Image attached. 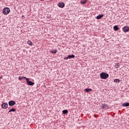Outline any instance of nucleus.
I'll list each match as a JSON object with an SVG mask.
<instances>
[{
    "label": "nucleus",
    "instance_id": "obj_1",
    "mask_svg": "<svg viewBox=\"0 0 129 129\" xmlns=\"http://www.w3.org/2000/svg\"><path fill=\"white\" fill-rule=\"evenodd\" d=\"M10 12H11V10L9 8V7L5 8L3 10L4 15H9V14H10Z\"/></svg>",
    "mask_w": 129,
    "mask_h": 129
},
{
    "label": "nucleus",
    "instance_id": "obj_2",
    "mask_svg": "<svg viewBox=\"0 0 129 129\" xmlns=\"http://www.w3.org/2000/svg\"><path fill=\"white\" fill-rule=\"evenodd\" d=\"M108 74L105 73H102L100 74V77H101V79H106V78H108Z\"/></svg>",
    "mask_w": 129,
    "mask_h": 129
},
{
    "label": "nucleus",
    "instance_id": "obj_3",
    "mask_svg": "<svg viewBox=\"0 0 129 129\" xmlns=\"http://www.w3.org/2000/svg\"><path fill=\"white\" fill-rule=\"evenodd\" d=\"M26 82H27V84L30 86H32L35 84V83L30 81V79H29V78L26 79Z\"/></svg>",
    "mask_w": 129,
    "mask_h": 129
},
{
    "label": "nucleus",
    "instance_id": "obj_4",
    "mask_svg": "<svg viewBox=\"0 0 129 129\" xmlns=\"http://www.w3.org/2000/svg\"><path fill=\"white\" fill-rule=\"evenodd\" d=\"M122 31L124 33H127L129 31V27L128 26H124L122 28Z\"/></svg>",
    "mask_w": 129,
    "mask_h": 129
},
{
    "label": "nucleus",
    "instance_id": "obj_5",
    "mask_svg": "<svg viewBox=\"0 0 129 129\" xmlns=\"http://www.w3.org/2000/svg\"><path fill=\"white\" fill-rule=\"evenodd\" d=\"M9 106L8 103H3L2 105V107L3 108H5V109H7V107Z\"/></svg>",
    "mask_w": 129,
    "mask_h": 129
},
{
    "label": "nucleus",
    "instance_id": "obj_6",
    "mask_svg": "<svg viewBox=\"0 0 129 129\" xmlns=\"http://www.w3.org/2000/svg\"><path fill=\"white\" fill-rule=\"evenodd\" d=\"M16 104V102L15 101H10L9 102V105L10 106H14Z\"/></svg>",
    "mask_w": 129,
    "mask_h": 129
},
{
    "label": "nucleus",
    "instance_id": "obj_7",
    "mask_svg": "<svg viewBox=\"0 0 129 129\" xmlns=\"http://www.w3.org/2000/svg\"><path fill=\"white\" fill-rule=\"evenodd\" d=\"M58 6L59 8H64V7H65V3L61 2L59 4H58Z\"/></svg>",
    "mask_w": 129,
    "mask_h": 129
},
{
    "label": "nucleus",
    "instance_id": "obj_8",
    "mask_svg": "<svg viewBox=\"0 0 129 129\" xmlns=\"http://www.w3.org/2000/svg\"><path fill=\"white\" fill-rule=\"evenodd\" d=\"M27 43L29 46H33V42L31 40L27 41Z\"/></svg>",
    "mask_w": 129,
    "mask_h": 129
},
{
    "label": "nucleus",
    "instance_id": "obj_9",
    "mask_svg": "<svg viewBox=\"0 0 129 129\" xmlns=\"http://www.w3.org/2000/svg\"><path fill=\"white\" fill-rule=\"evenodd\" d=\"M28 78H26V77H21V76H20L19 78H18V79L19 80H23V79H24V80H26V79H27Z\"/></svg>",
    "mask_w": 129,
    "mask_h": 129
},
{
    "label": "nucleus",
    "instance_id": "obj_10",
    "mask_svg": "<svg viewBox=\"0 0 129 129\" xmlns=\"http://www.w3.org/2000/svg\"><path fill=\"white\" fill-rule=\"evenodd\" d=\"M103 15H99L98 16H97L96 19L97 20H100V19H101V18H103Z\"/></svg>",
    "mask_w": 129,
    "mask_h": 129
},
{
    "label": "nucleus",
    "instance_id": "obj_11",
    "mask_svg": "<svg viewBox=\"0 0 129 129\" xmlns=\"http://www.w3.org/2000/svg\"><path fill=\"white\" fill-rule=\"evenodd\" d=\"M122 106H125V107H127V106H129V103H124L123 104H122Z\"/></svg>",
    "mask_w": 129,
    "mask_h": 129
},
{
    "label": "nucleus",
    "instance_id": "obj_12",
    "mask_svg": "<svg viewBox=\"0 0 129 129\" xmlns=\"http://www.w3.org/2000/svg\"><path fill=\"white\" fill-rule=\"evenodd\" d=\"M107 106V105L106 104H102V107L103 109H104V108H106Z\"/></svg>",
    "mask_w": 129,
    "mask_h": 129
},
{
    "label": "nucleus",
    "instance_id": "obj_13",
    "mask_svg": "<svg viewBox=\"0 0 129 129\" xmlns=\"http://www.w3.org/2000/svg\"><path fill=\"white\" fill-rule=\"evenodd\" d=\"M114 31H118V30H119V28H118V27H117V25H115L114 27Z\"/></svg>",
    "mask_w": 129,
    "mask_h": 129
},
{
    "label": "nucleus",
    "instance_id": "obj_14",
    "mask_svg": "<svg viewBox=\"0 0 129 129\" xmlns=\"http://www.w3.org/2000/svg\"><path fill=\"white\" fill-rule=\"evenodd\" d=\"M68 56L69 57V59H71L72 58H74L75 57V55H74V54H72L71 55H69Z\"/></svg>",
    "mask_w": 129,
    "mask_h": 129
},
{
    "label": "nucleus",
    "instance_id": "obj_15",
    "mask_svg": "<svg viewBox=\"0 0 129 129\" xmlns=\"http://www.w3.org/2000/svg\"><path fill=\"white\" fill-rule=\"evenodd\" d=\"M84 90L85 92H89V91H92L91 89H85Z\"/></svg>",
    "mask_w": 129,
    "mask_h": 129
},
{
    "label": "nucleus",
    "instance_id": "obj_16",
    "mask_svg": "<svg viewBox=\"0 0 129 129\" xmlns=\"http://www.w3.org/2000/svg\"><path fill=\"white\" fill-rule=\"evenodd\" d=\"M87 1L86 0H83L81 1V4H82V5H85V3H86Z\"/></svg>",
    "mask_w": 129,
    "mask_h": 129
},
{
    "label": "nucleus",
    "instance_id": "obj_17",
    "mask_svg": "<svg viewBox=\"0 0 129 129\" xmlns=\"http://www.w3.org/2000/svg\"><path fill=\"white\" fill-rule=\"evenodd\" d=\"M50 53H52V54H54V53H57V50L54 49V50H51L50 51Z\"/></svg>",
    "mask_w": 129,
    "mask_h": 129
},
{
    "label": "nucleus",
    "instance_id": "obj_18",
    "mask_svg": "<svg viewBox=\"0 0 129 129\" xmlns=\"http://www.w3.org/2000/svg\"><path fill=\"white\" fill-rule=\"evenodd\" d=\"M62 113L64 114H66V113H68V110H64L62 111Z\"/></svg>",
    "mask_w": 129,
    "mask_h": 129
},
{
    "label": "nucleus",
    "instance_id": "obj_19",
    "mask_svg": "<svg viewBox=\"0 0 129 129\" xmlns=\"http://www.w3.org/2000/svg\"><path fill=\"white\" fill-rule=\"evenodd\" d=\"M16 111V109H14V108H11L10 109V110H9V112H11L12 111L14 112V111Z\"/></svg>",
    "mask_w": 129,
    "mask_h": 129
},
{
    "label": "nucleus",
    "instance_id": "obj_20",
    "mask_svg": "<svg viewBox=\"0 0 129 129\" xmlns=\"http://www.w3.org/2000/svg\"><path fill=\"white\" fill-rule=\"evenodd\" d=\"M115 67L117 69V68H119V66L118 65V63L115 64Z\"/></svg>",
    "mask_w": 129,
    "mask_h": 129
},
{
    "label": "nucleus",
    "instance_id": "obj_21",
    "mask_svg": "<svg viewBox=\"0 0 129 129\" xmlns=\"http://www.w3.org/2000/svg\"><path fill=\"white\" fill-rule=\"evenodd\" d=\"M114 82H118V81H119V80H118V79H115L114 80Z\"/></svg>",
    "mask_w": 129,
    "mask_h": 129
},
{
    "label": "nucleus",
    "instance_id": "obj_22",
    "mask_svg": "<svg viewBox=\"0 0 129 129\" xmlns=\"http://www.w3.org/2000/svg\"><path fill=\"white\" fill-rule=\"evenodd\" d=\"M68 59H69V57L68 56V57L64 58V60H68Z\"/></svg>",
    "mask_w": 129,
    "mask_h": 129
},
{
    "label": "nucleus",
    "instance_id": "obj_23",
    "mask_svg": "<svg viewBox=\"0 0 129 129\" xmlns=\"http://www.w3.org/2000/svg\"><path fill=\"white\" fill-rule=\"evenodd\" d=\"M3 78V77H0V79H2Z\"/></svg>",
    "mask_w": 129,
    "mask_h": 129
}]
</instances>
